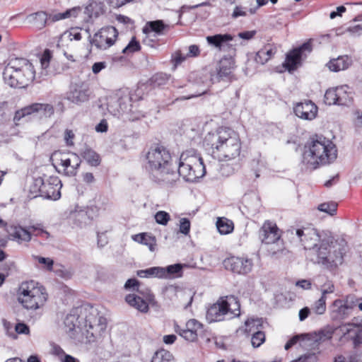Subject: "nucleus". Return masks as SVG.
I'll return each instance as SVG.
<instances>
[{
  "label": "nucleus",
  "instance_id": "1",
  "mask_svg": "<svg viewBox=\"0 0 362 362\" xmlns=\"http://www.w3.org/2000/svg\"><path fill=\"white\" fill-rule=\"evenodd\" d=\"M64 325L66 334L75 344H88L102 336L107 327V320L91 306L80 314L73 312L67 315Z\"/></svg>",
  "mask_w": 362,
  "mask_h": 362
},
{
  "label": "nucleus",
  "instance_id": "2",
  "mask_svg": "<svg viewBox=\"0 0 362 362\" xmlns=\"http://www.w3.org/2000/svg\"><path fill=\"white\" fill-rule=\"evenodd\" d=\"M151 180L163 187L172 188L178 182L177 167L170 151L161 144H153L146 153Z\"/></svg>",
  "mask_w": 362,
  "mask_h": 362
},
{
  "label": "nucleus",
  "instance_id": "3",
  "mask_svg": "<svg viewBox=\"0 0 362 362\" xmlns=\"http://www.w3.org/2000/svg\"><path fill=\"white\" fill-rule=\"evenodd\" d=\"M204 144L211 156L219 161L238 158L242 151V141L238 132L226 127H218L204 137Z\"/></svg>",
  "mask_w": 362,
  "mask_h": 362
},
{
  "label": "nucleus",
  "instance_id": "4",
  "mask_svg": "<svg viewBox=\"0 0 362 362\" xmlns=\"http://www.w3.org/2000/svg\"><path fill=\"white\" fill-rule=\"evenodd\" d=\"M16 296L19 305L28 311L43 309L49 300L47 288L33 279L21 282L16 290Z\"/></svg>",
  "mask_w": 362,
  "mask_h": 362
},
{
  "label": "nucleus",
  "instance_id": "5",
  "mask_svg": "<svg viewBox=\"0 0 362 362\" xmlns=\"http://www.w3.org/2000/svg\"><path fill=\"white\" fill-rule=\"evenodd\" d=\"M305 153L315 168L332 163L337 157L336 145L322 134L310 136L305 144Z\"/></svg>",
  "mask_w": 362,
  "mask_h": 362
},
{
  "label": "nucleus",
  "instance_id": "6",
  "mask_svg": "<svg viewBox=\"0 0 362 362\" xmlns=\"http://www.w3.org/2000/svg\"><path fill=\"white\" fill-rule=\"evenodd\" d=\"M35 76L33 64L26 59L15 58L9 61L3 72L5 83L13 88H25Z\"/></svg>",
  "mask_w": 362,
  "mask_h": 362
},
{
  "label": "nucleus",
  "instance_id": "7",
  "mask_svg": "<svg viewBox=\"0 0 362 362\" xmlns=\"http://www.w3.org/2000/svg\"><path fill=\"white\" fill-rule=\"evenodd\" d=\"M62 187L61 180L57 175L37 176L33 180L28 188V197L34 199L42 197L45 199L57 200L61 197Z\"/></svg>",
  "mask_w": 362,
  "mask_h": 362
},
{
  "label": "nucleus",
  "instance_id": "8",
  "mask_svg": "<svg viewBox=\"0 0 362 362\" xmlns=\"http://www.w3.org/2000/svg\"><path fill=\"white\" fill-rule=\"evenodd\" d=\"M240 315V303L238 297L230 295L220 297L207 310V318L214 322L223 321Z\"/></svg>",
  "mask_w": 362,
  "mask_h": 362
},
{
  "label": "nucleus",
  "instance_id": "9",
  "mask_svg": "<svg viewBox=\"0 0 362 362\" xmlns=\"http://www.w3.org/2000/svg\"><path fill=\"white\" fill-rule=\"evenodd\" d=\"M332 238H322L317 247L313 249L315 258L313 259L315 263L324 265L327 268L336 267L341 264L343 262V253L341 250H332Z\"/></svg>",
  "mask_w": 362,
  "mask_h": 362
},
{
  "label": "nucleus",
  "instance_id": "10",
  "mask_svg": "<svg viewBox=\"0 0 362 362\" xmlns=\"http://www.w3.org/2000/svg\"><path fill=\"white\" fill-rule=\"evenodd\" d=\"M51 159L56 166L59 168L65 175L75 176L81 165L79 156L72 152L54 151Z\"/></svg>",
  "mask_w": 362,
  "mask_h": 362
},
{
  "label": "nucleus",
  "instance_id": "11",
  "mask_svg": "<svg viewBox=\"0 0 362 362\" xmlns=\"http://www.w3.org/2000/svg\"><path fill=\"white\" fill-rule=\"evenodd\" d=\"M80 6H75L64 12L47 15L45 11H37L30 16L33 23L40 29L46 26L47 23H54L67 18H75L81 13Z\"/></svg>",
  "mask_w": 362,
  "mask_h": 362
},
{
  "label": "nucleus",
  "instance_id": "12",
  "mask_svg": "<svg viewBox=\"0 0 362 362\" xmlns=\"http://www.w3.org/2000/svg\"><path fill=\"white\" fill-rule=\"evenodd\" d=\"M124 300L130 307L141 313H146L149 310V305L155 303V296L150 288H144L137 294H127Z\"/></svg>",
  "mask_w": 362,
  "mask_h": 362
},
{
  "label": "nucleus",
  "instance_id": "13",
  "mask_svg": "<svg viewBox=\"0 0 362 362\" xmlns=\"http://www.w3.org/2000/svg\"><path fill=\"white\" fill-rule=\"evenodd\" d=\"M118 35V30L115 27L105 26L93 35L90 42L97 49L106 50L115 45Z\"/></svg>",
  "mask_w": 362,
  "mask_h": 362
},
{
  "label": "nucleus",
  "instance_id": "14",
  "mask_svg": "<svg viewBox=\"0 0 362 362\" xmlns=\"http://www.w3.org/2000/svg\"><path fill=\"white\" fill-rule=\"evenodd\" d=\"M296 235L305 250L315 249L322 239L317 229L311 224L297 228Z\"/></svg>",
  "mask_w": 362,
  "mask_h": 362
},
{
  "label": "nucleus",
  "instance_id": "15",
  "mask_svg": "<svg viewBox=\"0 0 362 362\" xmlns=\"http://www.w3.org/2000/svg\"><path fill=\"white\" fill-rule=\"evenodd\" d=\"M281 230L271 220L264 221L258 230V238L264 245L276 243L281 239Z\"/></svg>",
  "mask_w": 362,
  "mask_h": 362
},
{
  "label": "nucleus",
  "instance_id": "16",
  "mask_svg": "<svg viewBox=\"0 0 362 362\" xmlns=\"http://www.w3.org/2000/svg\"><path fill=\"white\" fill-rule=\"evenodd\" d=\"M313 50L312 40H309L300 46L291 50L286 57L284 66L289 71H293L300 64L303 57H306L307 54Z\"/></svg>",
  "mask_w": 362,
  "mask_h": 362
},
{
  "label": "nucleus",
  "instance_id": "17",
  "mask_svg": "<svg viewBox=\"0 0 362 362\" xmlns=\"http://www.w3.org/2000/svg\"><path fill=\"white\" fill-rule=\"evenodd\" d=\"M223 264L226 269L239 275H246L253 268L252 260L245 257H230L225 259Z\"/></svg>",
  "mask_w": 362,
  "mask_h": 362
},
{
  "label": "nucleus",
  "instance_id": "18",
  "mask_svg": "<svg viewBox=\"0 0 362 362\" xmlns=\"http://www.w3.org/2000/svg\"><path fill=\"white\" fill-rule=\"evenodd\" d=\"M203 325L195 319H190L185 323V327L175 324V332L189 342L197 341L199 333L203 329Z\"/></svg>",
  "mask_w": 362,
  "mask_h": 362
},
{
  "label": "nucleus",
  "instance_id": "19",
  "mask_svg": "<svg viewBox=\"0 0 362 362\" xmlns=\"http://www.w3.org/2000/svg\"><path fill=\"white\" fill-rule=\"evenodd\" d=\"M37 112H42L45 117H51L54 113V108L53 105L48 103H35L17 110L15 112L13 120L18 125V122L23 117Z\"/></svg>",
  "mask_w": 362,
  "mask_h": 362
},
{
  "label": "nucleus",
  "instance_id": "20",
  "mask_svg": "<svg viewBox=\"0 0 362 362\" xmlns=\"http://www.w3.org/2000/svg\"><path fill=\"white\" fill-rule=\"evenodd\" d=\"M235 69L236 65L235 55H224L218 61L216 67L218 81H232L235 79L233 72Z\"/></svg>",
  "mask_w": 362,
  "mask_h": 362
},
{
  "label": "nucleus",
  "instance_id": "21",
  "mask_svg": "<svg viewBox=\"0 0 362 362\" xmlns=\"http://www.w3.org/2000/svg\"><path fill=\"white\" fill-rule=\"evenodd\" d=\"M293 111L295 115L300 119L313 120L317 115L318 107L311 100H305L296 103L293 107Z\"/></svg>",
  "mask_w": 362,
  "mask_h": 362
},
{
  "label": "nucleus",
  "instance_id": "22",
  "mask_svg": "<svg viewBox=\"0 0 362 362\" xmlns=\"http://www.w3.org/2000/svg\"><path fill=\"white\" fill-rule=\"evenodd\" d=\"M352 310V307L342 300L337 299L332 303L331 312L334 320H341L346 318Z\"/></svg>",
  "mask_w": 362,
  "mask_h": 362
},
{
  "label": "nucleus",
  "instance_id": "23",
  "mask_svg": "<svg viewBox=\"0 0 362 362\" xmlns=\"http://www.w3.org/2000/svg\"><path fill=\"white\" fill-rule=\"evenodd\" d=\"M179 163L184 164L185 166L192 165L194 169L197 170L198 173H200V170L205 169L202 158L191 151L182 153Z\"/></svg>",
  "mask_w": 362,
  "mask_h": 362
},
{
  "label": "nucleus",
  "instance_id": "24",
  "mask_svg": "<svg viewBox=\"0 0 362 362\" xmlns=\"http://www.w3.org/2000/svg\"><path fill=\"white\" fill-rule=\"evenodd\" d=\"M352 64V60L348 55H341L337 58L331 59L326 67L332 72H339L347 69Z\"/></svg>",
  "mask_w": 362,
  "mask_h": 362
},
{
  "label": "nucleus",
  "instance_id": "25",
  "mask_svg": "<svg viewBox=\"0 0 362 362\" xmlns=\"http://www.w3.org/2000/svg\"><path fill=\"white\" fill-rule=\"evenodd\" d=\"M197 172V170L194 169L192 165L185 166L184 164L179 163L178 168L177 169L178 182L180 181V176L188 182L196 181L197 179L202 177L204 174V170H200L199 174Z\"/></svg>",
  "mask_w": 362,
  "mask_h": 362
},
{
  "label": "nucleus",
  "instance_id": "26",
  "mask_svg": "<svg viewBox=\"0 0 362 362\" xmlns=\"http://www.w3.org/2000/svg\"><path fill=\"white\" fill-rule=\"evenodd\" d=\"M8 234L13 240L18 243H28L31 240L30 231L21 226H11Z\"/></svg>",
  "mask_w": 362,
  "mask_h": 362
},
{
  "label": "nucleus",
  "instance_id": "27",
  "mask_svg": "<svg viewBox=\"0 0 362 362\" xmlns=\"http://www.w3.org/2000/svg\"><path fill=\"white\" fill-rule=\"evenodd\" d=\"M170 28V26L165 24L163 20H156L148 21L144 26L142 31L146 35L155 33L158 35H161L165 34V31L169 30Z\"/></svg>",
  "mask_w": 362,
  "mask_h": 362
},
{
  "label": "nucleus",
  "instance_id": "28",
  "mask_svg": "<svg viewBox=\"0 0 362 362\" xmlns=\"http://www.w3.org/2000/svg\"><path fill=\"white\" fill-rule=\"evenodd\" d=\"M276 52V49L274 45L267 44L256 53L255 59L257 63L264 64L272 59Z\"/></svg>",
  "mask_w": 362,
  "mask_h": 362
},
{
  "label": "nucleus",
  "instance_id": "29",
  "mask_svg": "<svg viewBox=\"0 0 362 362\" xmlns=\"http://www.w3.org/2000/svg\"><path fill=\"white\" fill-rule=\"evenodd\" d=\"M132 239L148 247L149 250L153 252L156 246V238L154 235L148 233H141L132 236Z\"/></svg>",
  "mask_w": 362,
  "mask_h": 362
},
{
  "label": "nucleus",
  "instance_id": "30",
  "mask_svg": "<svg viewBox=\"0 0 362 362\" xmlns=\"http://www.w3.org/2000/svg\"><path fill=\"white\" fill-rule=\"evenodd\" d=\"M160 279H172L180 277L182 273V266L180 264L169 265L167 267H161Z\"/></svg>",
  "mask_w": 362,
  "mask_h": 362
},
{
  "label": "nucleus",
  "instance_id": "31",
  "mask_svg": "<svg viewBox=\"0 0 362 362\" xmlns=\"http://www.w3.org/2000/svg\"><path fill=\"white\" fill-rule=\"evenodd\" d=\"M83 158L91 166L97 167L100 164V155L89 147L85 148L81 153Z\"/></svg>",
  "mask_w": 362,
  "mask_h": 362
},
{
  "label": "nucleus",
  "instance_id": "32",
  "mask_svg": "<svg viewBox=\"0 0 362 362\" xmlns=\"http://www.w3.org/2000/svg\"><path fill=\"white\" fill-rule=\"evenodd\" d=\"M82 39V35L78 28H71L69 30L65 31L58 41V45L64 46V42L67 41H79Z\"/></svg>",
  "mask_w": 362,
  "mask_h": 362
},
{
  "label": "nucleus",
  "instance_id": "33",
  "mask_svg": "<svg viewBox=\"0 0 362 362\" xmlns=\"http://www.w3.org/2000/svg\"><path fill=\"white\" fill-rule=\"evenodd\" d=\"M233 40V37L230 34H216L211 36L206 37V41L209 45L214 46L218 48L219 50L221 49V47L226 42L231 41Z\"/></svg>",
  "mask_w": 362,
  "mask_h": 362
},
{
  "label": "nucleus",
  "instance_id": "34",
  "mask_svg": "<svg viewBox=\"0 0 362 362\" xmlns=\"http://www.w3.org/2000/svg\"><path fill=\"white\" fill-rule=\"evenodd\" d=\"M216 227L218 232L222 235H227L233 231V222L225 217L218 218Z\"/></svg>",
  "mask_w": 362,
  "mask_h": 362
},
{
  "label": "nucleus",
  "instance_id": "35",
  "mask_svg": "<svg viewBox=\"0 0 362 362\" xmlns=\"http://www.w3.org/2000/svg\"><path fill=\"white\" fill-rule=\"evenodd\" d=\"M339 105H347L352 100L351 93L348 91V86L336 87Z\"/></svg>",
  "mask_w": 362,
  "mask_h": 362
},
{
  "label": "nucleus",
  "instance_id": "36",
  "mask_svg": "<svg viewBox=\"0 0 362 362\" xmlns=\"http://www.w3.org/2000/svg\"><path fill=\"white\" fill-rule=\"evenodd\" d=\"M88 89H74L71 91L68 98L73 103H78L85 102L88 100Z\"/></svg>",
  "mask_w": 362,
  "mask_h": 362
},
{
  "label": "nucleus",
  "instance_id": "37",
  "mask_svg": "<svg viewBox=\"0 0 362 362\" xmlns=\"http://www.w3.org/2000/svg\"><path fill=\"white\" fill-rule=\"evenodd\" d=\"M151 362H175V358L169 351L162 349L154 354Z\"/></svg>",
  "mask_w": 362,
  "mask_h": 362
},
{
  "label": "nucleus",
  "instance_id": "38",
  "mask_svg": "<svg viewBox=\"0 0 362 362\" xmlns=\"http://www.w3.org/2000/svg\"><path fill=\"white\" fill-rule=\"evenodd\" d=\"M160 267H153L146 269H141L136 272V275L141 278H158L161 275Z\"/></svg>",
  "mask_w": 362,
  "mask_h": 362
},
{
  "label": "nucleus",
  "instance_id": "39",
  "mask_svg": "<svg viewBox=\"0 0 362 362\" xmlns=\"http://www.w3.org/2000/svg\"><path fill=\"white\" fill-rule=\"evenodd\" d=\"M170 76V74L165 73H157L151 77V83L154 88L165 86L168 83Z\"/></svg>",
  "mask_w": 362,
  "mask_h": 362
},
{
  "label": "nucleus",
  "instance_id": "40",
  "mask_svg": "<svg viewBox=\"0 0 362 362\" xmlns=\"http://www.w3.org/2000/svg\"><path fill=\"white\" fill-rule=\"evenodd\" d=\"M141 49V46L140 42L136 39V36H133L127 45L122 49V53L129 55L139 52Z\"/></svg>",
  "mask_w": 362,
  "mask_h": 362
},
{
  "label": "nucleus",
  "instance_id": "41",
  "mask_svg": "<svg viewBox=\"0 0 362 362\" xmlns=\"http://www.w3.org/2000/svg\"><path fill=\"white\" fill-rule=\"evenodd\" d=\"M262 327V322L259 319L250 318L247 319L245 322V333L249 334L252 332H255L256 331H259V328Z\"/></svg>",
  "mask_w": 362,
  "mask_h": 362
},
{
  "label": "nucleus",
  "instance_id": "42",
  "mask_svg": "<svg viewBox=\"0 0 362 362\" xmlns=\"http://www.w3.org/2000/svg\"><path fill=\"white\" fill-rule=\"evenodd\" d=\"M28 229L30 231L31 236H41L45 238L49 237V233L43 228V226L41 223L29 226Z\"/></svg>",
  "mask_w": 362,
  "mask_h": 362
},
{
  "label": "nucleus",
  "instance_id": "43",
  "mask_svg": "<svg viewBox=\"0 0 362 362\" xmlns=\"http://www.w3.org/2000/svg\"><path fill=\"white\" fill-rule=\"evenodd\" d=\"M262 163L259 160H253L250 163V170L248 176L250 179L255 180L260 176Z\"/></svg>",
  "mask_w": 362,
  "mask_h": 362
},
{
  "label": "nucleus",
  "instance_id": "44",
  "mask_svg": "<svg viewBox=\"0 0 362 362\" xmlns=\"http://www.w3.org/2000/svg\"><path fill=\"white\" fill-rule=\"evenodd\" d=\"M324 102L326 105H338L337 88L328 89L324 96Z\"/></svg>",
  "mask_w": 362,
  "mask_h": 362
},
{
  "label": "nucleus",
  "instance_id": "45",
  "mask_svg": "<svg viewBox=\"0 0 362 362\" xmlns=\"http://www.w3.org/2000/svg\"><path fill=\"white\" fill-rule=\"evenodd\" d=\"M317 209L320 211L325 212L331 216H333L337 213V204L334 202H325L320 204Z\"/></svg>",
  "mask_w": 362,
  "mask_h": 362
},
{
  "label": "nucleus",
  "instance_id": "46",
  "mask_svg": "<svg viewBox=\"0 0 362 362\" xmlns=\"http://www.w3.org/2000/svg\"><path fill=\"white\" fill-rule=\"evenodd\" d=\"M187 59V56H186V54H184L181 50H176L174 53H173L170 59V62L173 66V69H177V67L179 65H180L183 62H185Z\"/></svg>",
  "mask_w": 362,
  "mask_h": 362
},
{
  "label": "nucleus",
  "instance_id": "47",
  "mask_svg": "<svg viewBox=\"0 0 362 362\" xmlns=\"http://www.w3.org/2000/svg\"><path fill=\"white\" fill-rule=\"evenodd\" d=\"M34 259L39 264L42 265V269L48 272H52L53 270L54 260L52 259L41 256H35Z\"/></svg>",
  "mask_w": 362,
  "mask_h": 362
},
{
  "label": "nucleus",
  "instance_id": "48",
  "mask_svg": "<svg viewBox=\"0 0 362 362\" xmlns=\"http://www.w3.org/2000/svg\"><path fill=\"white\" fill-rule=\"evenodd\" d=\"M265 341V334L262 331H256L253 333L251 342L255 348L259 347Z\"/></svg>",
  "mask_w": 362,
  "mask_h": 362
},
{
  "label": "nucleus",
  "instance_id": "49",
  "mask_svg": "<svg viewBox=\"0 0 362 362\" xmlns=\"http://www.w3.org/2000/svg\"><path fill=\"white\" fill-rule=\"evenodd\" d=\"M124 288L127 291H132L139 293L142 289L140 288V281L135 278L129 279L124 284Z\"/></svg>",
  "mask_w": 362,
  "mask_h": 362
},
{
  "label": "nucleus",
  "instance_id": "50",
  "mask_svg": "<svg viewBox=\"0 0 362 362\" xmlns=\"http://www.w3.org/2000/svg\"><path fill=\"white\" fill-rule=\"evenodd\" d=\"M327 296H321L314 304L313 308L314 312L317 315L324 314L326 310Z\"/></svg>",
  "mask_w": 362,
  "mask_h": 362
},
{
  "label": "nucleus",
  "instance_id": "51",
  "mask_svg": "<svg viewBox=\"0 0 362 362\" xmlns=\"http://www.w3.org/2000/svg\"><path fill=\"white\" fill-rule=\"evenodd\" d=\"M154 217L156 223L163 226H166L170 220V214L164 211H158Z\"/></svg>",
  "mask_w": 362,
  "mask_h": 362
},
{
  "label": "nucleus",
  "instance_id": "52",
  "mask_svg": "<svg viewBox=\"0 0 362 362\" xmlns=\"http://www.w3.org/2000/svg\"><path fill=\"white\" fill-rule=\"evenodd\" d=\"M75 133L72 129H65L64 132V140L66 146L73 147L75 145Z\"/></svg>",
  "mask_w": 362,
  "mask_h": 362
},
{
  "label": "nucleus",
  "instance_id": "53",
  "mask_svg": "<svg viewBox=\"0 0 362 362\" xmlns=\"http://www.w3.org/2000/svg\"><path fill=\"white\" fill-rule=\"evenodd\" d=\"M191 223L188 218H182L180 220V232L184 235H188L190 231Z\"/></svg>",
  "mask_w": 362,
  "mask_h": 362
},
{
  "label": "nucleus",
  "instance_id": "54",
  "mask_svg": "<svg viewBox=\"0 0 362 362\" xmlns=\"http://www.w3.org/2000/svg\"><path fill=\"white\" fill-rule=\"evenodd\" d=\"M52 59V53L49 49H47L42 53L40 58V63L43 68L46 69L49 66Z\"/></svg>",
  "mask_w": 362,
  "mask_h": 362
},
{
  "label": "nucleus",
  "instance_id": "55",
  "mask_svg": "<svg viewBox=\"0 0 362 362\" xmlns=\"http://www.w3.org/2000/svg\"><path fill=\"white\" fill-rule=\"evenodd\" d=\"M317 357L314 353H308L292 362H317Z\"/></svg>",
  "mask_w": 362,
  "mask_h": 362
},
{
  "label": "nucleus",
  "instance_id": "56",
  "mask_svg": "<svg viewBox=\"0 0 362 362\" xmlns=\"http://www.w3.org/2000/svg\"><path fill=\"white\" fill-rule=\"evenodd\" d=\"M304 339V335H295L291 337L285 344V349L288 350L291 347H293L295 344H296L300 339Z\"/></svg>",
  "mask_w": 362,
  "mask_h": 362
},
{
  "label": "nucleus",
  "instance_id": "57",
  "mask_svg": "<svg viewBox=\"0 0 362 362\" xmlns=\"http://www.w3.org/2000/svg\"><path fill=\"white\" fill-rule=\"evenodd\" d=\"M15 330L18 334H28L30 333L29 327L23 322L17 323L15 326Z\"/></svg>",
  "mask_w": 362,
  "mask_h": 362
},
{
  "label": "nucleus",
  "instance_id": "58",
  "mask_svg": "<svg viewBox=\"0 0 362 362\" xmlns=\"http://www.w3.org/2000/svg\"><path fill=\"white\" fill-rule=\"evenodd\" d=\"M188 53L186 54L187 56V58L190 57H197L200 55V49L199 46L196 45H192L188 48Z\"/></svg>",
  "mask_w": 362,
  "mask_h": 362
},
{
  "label": "nucleus",
  "instance_id": "59",
  "mask_svg": "<svg viewBox=\"0 0 362 362\" xmlns=\"http://www.w3.org/2000/svg\"><path fill=\"white\" fill-rule=\"evenodd\" d=\"M108 3L115 8L122 7L134 0H107Z\"/></svg>",
  "mask_w": 362,
  "mask_h": 362
},
{
  "label": "nucleus",
  "instance_id": "60",
  "mask_svg": "<svg viewBox=\"0 0 362 362\" xmlns=\"http://www.w3.org/2000/svg\"><path fill=\"white\" fill-rule=\"evenodd\" d=\"M324 287L325 288L322 291V296H327V294L332 293L334 291V285L331 281L325 284Z\"/></svg>",
  "mask_w": 362,
  "mask_h": 362
},
{
  "label": "nucleus",
  "instance_id": "61",
  "mask_svg": "<svg viewBox=\"0 0 362 362\" xmlns=\"http://www.w3.org/2000/svg\"><path fill=\"white\" fill-rule=\"evenodd\" d=\"M106 67V63L105 62H95L92 66V71L95 74H98L101 70Z\"/></svg>",
  "mask_w": 362,
  "mask_h": 362
},
{
  "label": "nucleus",
  "instance_id": "62",
  "mask_svg": "<svg viewBox=\"0 0 362 362\" xmlns=\"http://www.w3.org/2000/svg\"><path fill=\"white\" fill-rule=\"evenodd\" d=\"M108 129V124L106 119H102L98 124L95 127V130L98 132H106Z\"/></svg>",
  "mask_w": 362,
  "mask_h": 362
},
{
  "label": "nucleus",
  "instance_id": "63",
  "mask_svg": "<svg viewBox=\"0 0 362 362\" xmlns=\"http://www.w3.org/2000/svg\"><path fill=\"white\" fill-rule=\"evenodd\" d=\"M256 34L255 30H249L241 32L238 34V37L244 40H250L255 37Z\"/></svg>",
  "mask_w": 362,
  "mask_h": 362
},
{
  "label": "nucleus",
  "instance_id": "64",
  "mask_svg": "<svg viewBox=\"0 0 362 362\" xmlns=\"http://www.w3.org/2000/svg\"><path fill=\"white\" fill-rule=\"evenodd\" d=\"M52 353L53 354L57 356L60 360L66 354L62 348L59 345H54L53 346Z\"/></svg>",
  "mask_w": 362,
  "mask_h": 362
}]
</instances>
